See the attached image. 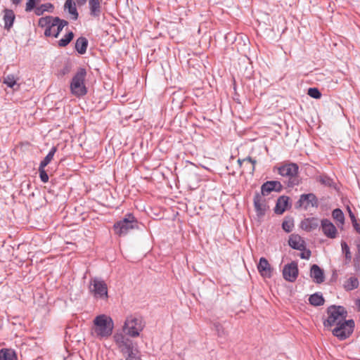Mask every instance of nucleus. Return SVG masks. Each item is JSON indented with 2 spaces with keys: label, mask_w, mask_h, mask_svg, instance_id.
<instances>
[{
  "label": "nucleus",
  "mask_w": 360,
  "mask_h": 360,
  "mask_svg": "<svg viewBox=\"0 0 360 360\" xmlns=\"http://www.w3.org/2000/svg\"><path fill=\"white\" fill-rule=\"evenodd\" d=\"M114 329V322L110 316L100 314L96 316L90 329V335L96 339H108Z\"/></svg>",
  "instance_id": "f257e3e1"
},
{
  "label": "nucleus",
  "mask_w": 360,
  "mask_h": 360,
  "mask_svg": "<svg viewBox=\"0 0 360 360\" xmlns=\"http://www.w3.org/2000/svg\"><path fill=\"white\" fill-rule=\"evenodd\" d=\"M68 25V22L58 17L46 16L39 18V26L46 27L44 34L46 37H58L63 27Z\"/></svg>",
  "instance_id": "f03ea898"
},
{
  "label": "nucleus",
  "mask_w": 360,
  "mask_h": 360,
  "mask_svg": "<svg viewBox=\"0 0 360 360\" xmlns=\"http://www.w3.org/2000/svg\"><path fill=\"white\" fill-rule=\"evenodd\" d=\"M144 327L145 323L141 316L131 314L127 316L122 326V331L124 335L131 338H136L139 336Z\"/></svg>",
  "instance_id": "7ed1b4c3"
},
{
  "label": "nucleus",
  "mask_w": 360,
  "mask_h": 360,
  "mask_svg": "<svg viewBox=\"0 0 360 360\" xmlns=\"http://www.w3.org/2000/svg\"><path fill=\"white\" fill-rule=\"evenodd\" d=\"M347 317V311L342 306L331 305L327 309V319L323 321V326L330 329L334 326L343 321Z\"/></svg>",
  "instance_id": "20e7f679"
},
{
  "label": "nucleus",
  "mask_w": 360,
  "mask_h": 360,
  "mask_svg": "<svg viewBox=\"0 0 360 360\" xmlns=\"http://www.w3.org/2000/svg\"><path fill=\"white\" fill-rule=\"evenodd\" d=\"M138 229V221L132 214H127L124 218L117 221L113 226L115 233L119 236H126L131 230Z\"/></svg>",
  "instance_id": "39448f33"
},
{
  "label": "nucleus",
  "mask_w": 360,
  "mask_h": 360,
  "mask_svg": "<svg viewBox=\"0 0 360 360\" xmlns=\"http://www.w3.org/2000/svg\"><path fill=\"white\" fill-rule=\"evenodd\" d=\"M86 75V70L82 68L77 72L72 79L70 91L77 97L84 96L87 92L84 84Z\"/></svg>",
  "instance_id": "423d86ee"
},
{
  "label": "nucleus",
  "mask_w": 360,
  "mask_h": 360,
  "mask_svg": "<svg viewBox=\"0 0 360 360\" xmlns=\"http://www.w3.org/2000/svg\"><path fill=\"white\" fill-rule=\"evenodd\" d=\"M355 324L352 319H345L340 323L334 326L330 330L332 334L340 340L348 338L354 331Z\"/></svg>",
  "instance_id": "0eeeda50"
},
{
  "label": "nucleus",
  "mask_w": 360,
  "mask_h": 360,
  "mask_svg": "<svg viewBox=\"0 0 360 360\" xmlns=\"http://www.w3.org/2000/svg\"><path fill=\"white\" fill-rule=\"evenodd\" d=\"M299 167L295 163H288L278 167V172L280 175L288 179V186L292 187L298 185L300 181L298 179Z\"/></svg>",
  "instance_id": "6e6552de"
},
{
  "label": "nucleus",
  "mask_w": 360,
  "mask_h": 360,
  "mask_svg": "<svg viewBox=\"0 0 360 360\" xmlns=\"http://www.w3.org/2000/svg\"><path fill=\"white\" fill-rule=\"evenodd\" d=\"M89 291L96 299H108V286L105 282L98 278L91 279Z\"/></svg>",
  "instance_id": "1a4fd4ad"
},
{
  "label": "nucleus",
  "mask_w": 360,
  "mask_h": 360,
  "mask_svg": "<svg viewBox=\"0 0 360 360\" xmlns=\"http://www.w3.org/2000/svg\"><path fill=\"white\" fill-rule=\"evenodd\" d=\"M126 335L123 333H116L113 335V340L118 350L123 355H126V352H128L134 347L132 341Z\"/></svg>",
  "instance_id": "9d476101"
},
{
  "label": "nucleus",
  "mask_w": 360,
  "mask_h": 360,
  "mask_svg": "<svg viewBox=\"0 0 360 360\" xmlns=\"http://www.w3.org/2000/svg\"><path fill=\"white\" fill-rule=\"evenodd\" d=\"M253 202L257 216L258 217H263L269 208L265 196L259 193H255Z\"/></svg>",
  "instance_id": "9b49d317"
},
{
  "label": "nucleus",
  "mask_w": 360,
  "mask_h": 360,
  "mask_svg": "<svg viewBox=\"0 0 360 360\" xmlns=\"http://www.w3.org/2000/svg\"><path fill=\"white\" fill-rule=\"evenodd\" d=\"M238 164L241 168V174H249L252 175L255 169L257 160L252 159L251 157H248L243 159H238Z\"/></svg>",
  "instance_id": "f8f14e48"
},
{
  "label": "nucleus",
  "mask_w": 360,
  "mask_h": 360,
  "mask_svg": "<svg viewBox=\"0 0 360 360\" xmlns=\"http://www.w3.org/2000/svg\"><path fill=\"white\" fill-rule=\"evenodd\" d=\"M298 276V268L297 263L292 262L285 265L283 269V276L285 280L289 282H294Z\"/></svg>",
  "instance_id": "ddd939ff"
},
{
  "label": "nucleus",
  "mask_w": 360,
  "mask_h": 360,
  "mask_svg": "<svg viewBox=\"0 0 360 360\" xmlns=\"http://www.w3.org/2000/svg\"><path fill=\"white\" fill-rule=\"evenodd\" d=\"M283 188L282 184L278 181H269L262 185L261 193L264 196L269 194L271 191L280 192Z\"/></svg>",
  "instance_id": "4468645a"
},
{
  "label": "nucleus",
  "mask_w": 360,
  "mask_h": 360,
  "mask_svg": "<svg viewBox=\"0 0 360 360\" xmlns=\"http://www.w3.org/2000/svg\"><path fill=\"white\" fill-rule=\"evenodd\" d=\"M322 231L326 236L330 238H335L337 236L338 231L333 224L328 219L321 221Z\"/></svg>",
  "instance_id": "2eb2a0df"
},
{
  "label": "nucleus",
  "mask_w": 360,
  "mask_h": 360,
  "mask_svg": "<svg viewBox=\"0 0 360 360\" xmlns=\"http://www.w3.org/2000/svg\"><path fill=\"white\" fill-rule=\"evenodd\" d=\"M257 269L262 276L266 278H270L271 276L272 269L266 258H260L257 265Z\"/></svg>",
  "instance_id": "dca6fc26"
},
{
  "label": "nucleus",
  "mask_w": 360,
  "mask_h": 360,
  "mask_svg": "<svg viewBox=\"0 0 360 360\" xmlns=\"http://www.w3.org/2000/svg\"><path fill=\"white\" fill-rule=\"evenodd\" d=\"M103 0H89V8L90 15L94 18H98L102 13Z\"/></svg>",
  "instance_id": "f3484780"
},
{
  "label": "nucleus",
  "mask_w": 360,
  "mask_h": 360,
  "mask_svg": "<svg viewBox=\"0 0 360 360\" xmlns=\"http://www.w3.org/2000/svg\"><path fill=\"white\" fill-rule=\"evenodd\" d=\"M289 245L295 250H302L304 248L305 241L297 234H292L288 240Z\"/></svg>",
  "instance_id": "a211bd4d"
},
{
  "label": "nucleus",
  "mask_w": 360,
  "mask_h": 360,
  "mask_svg": "<svg viewBox=\"0 0 360 360\" xmlns=\"http://www.w3.org/2000/svg\"><path fill=\"white\" fill-rule=\"evenodd\" d=\"M300 205L306 209L309 206H314L317 203L316 198L313 193L303 194L299 200Z\"/></svg>",
  "instance_id": "6ab92c4d"
},
{
  "label": "nucleus",
  "mask_w": 360,
  "mask_h": 360,
  "mask_svg": "<svg viewBox=\"0 0 360 360\" xmlns=\"http://www.w3.org/2000/svg\"><path fill=\"white\" fill-rule=\"evenodd\" d=\"M310 276L314 281L317 283H321L324 281L323 270L316 264H313L311 267Z\"/></svg>",
  "instance_id": "aec40b11"
},
{
  "label": "nucleus",
  "mask_w": 360,
  "mask_h": 360,
  "mask_svg": "<svg viewBox=\"0 0 360 360\" xmlns=\"http://www.w3.org/2000/svg\"><path fill=\"white\" fill-rule=\"evenodd\" d=\"M15 20V14L12 10L5 9L4 10V27L6 30H10V28L13 26V22Z\"/></svg>",
  "instance_id": "412c9836"
},
{
  "label": "nucleus",
  "mask_w": 360,
  "mask_h": 360,
  "mask_svg": "<svg viewBox=\"0 0 360 360\" xmlns=\"http://www.w3.org/2000/svg\"><path fill=\"white\" fill-rule=\"evenodd\" d=\"M288 205V198L286 196L280 197L275 207V212L282 214L285 212Z\"/></svg>",
  "instance_id": "4be33fe9"
},
{
  "label": "nucleus",
  "mask_w": 360,
  "mask_h": 360,
  "mask_svg": "<svg viewBox=\"0 0 360 360\" xmlns=\"http://www.w3.org/2000/svg\"><path fill=\"white\" fill-rule=\"evenodd\" d=\"M65 10H68V13L72 15L73 20L78 18V12L77 11L75 2L73 0H66L64 5Z\"/></svg>",
  "instance_id": "5701e85b"
},
{
  "label": "nucleus",
  "mask_w": 360,
  "mask_h": 360,
  "mask_svg": "<svg viewBox=\"0 0 360 360\" xmlns=\"http://www.w3.org/2000/svg\"><path fill=\"white\" fill-rule=\"evenodd\" d=\"M359 286V281L355 276H350L346 279L343 283V288L347 291H350L357 288Z\"/></svg>",
  "instance_id": "b1692460"
},
{
  "label": "nucleus",
  "mask_w": 360,
  "mask_h": 360,
  "mask_svg": "<svg viewBox=\"0 0 360 360\" xmlns=\"http://www.w3.org/2000/svg\"><path fill=\"white\" fill-rule=\"evenodd\" d=\"M0 360H18L15 352L11 349H1L0 350Z\"/></svg>",
  "instance_id": "393cba45"
},
{
  "label": "nucleus",
  "mask_w": 360,
  "mask_h": 360,
  "mask_svg": "<svg viewBox=\"0 0 360 360\" xmlns=\"http://www.w3.org/2000/svg\"><path fill=\"white\" fill-rule=\"evenodd\" d=\"M88 41L85 37H79L77 39L75 43V49L79 53H85L86 51Z\"/></svg>",
  "instance_id": "a878e982"
},
{
  "label": "nucleus",
  "mask_w": 360,
  "mask_h": 360,
  "mask_svg": "<svg viewBox=\"0 0 360 360\" xmlns=\"http://www.w3.org/2000/svg\"><path fill=\"white\" fill-rule=\"evenodd\" d=\"M124 356H125V360H141L139 351L134 347L128 352H126V355Z\"/></svg>",
  "instance_id": "bb28decb"
},
{
  "label": "nucleus",
  "mask_w": 360,
  "mask_h": 360,
  "mask_svg": "<svg viewBox=\"0 0 360 360\" xmlns=\"http://www.w3.org/2000/svg\"><path fill=\"white\" fill-rule=\"evenodd\" d=\"M341 248L342 254L345 255V264H348L352 260V253L350 252L349 247L348 246L346 242L342 241Z\"/></svg>",
  "instance_id": "cd10ccee"
},
{
  "label": "nucleus",
  "mask_w": 360,
  "mask_h": 360,
  "mask_svg": "<svg viewBox=\"0 0 360 360\" xmlns=\"http://www.w3.org/2000/svg\"><path fill=\"white\" fill-rule=\"evenodd\" d=\"M57 150V148L56 147H53L51 150L49 151V153H48V155L44 158V159L40 163V167H45L46 166H47L50 162L51 161L53 160V156L56 153Z\"/></svg>",
  "instance_id": "c85d7f7f"
},
{
  "label": "nucleus",
  "mask_w": 360,
  "mask_h": 360,
  "mask_svg": "<svg viewBox=\"0 0 360 360\" xmlns=\"http://www.w3.org/2000/svg\"><path fill=\"white\" fill-rule=\"evenodd\" d=\"M309 303L314 306H321L324 303V299L322 295L314 294L309 298Z\"/></svg>",
  "instance_id": "c756f323"
},
{
  "label": "nucleus",
  "mask_w": 360,
  "mask_h": 360,
  "mask_svg": "<svg viewBox=\"0 0 360 360\" xmlns=\"http://www.w3.org/2000/svg\"><path fill=\"white\" fill-rule=\"evenodd\" d=\"M356 245L357 251L355 255V258L354 259V265L355 269L358 270L360 268V238L356 241Z\"/></svg>",
  "instance_id": "7c9ffc66"
},
{
  "label": "nucleus",
  "mask_w": 360,
  "mask_h": 360,
  "mask_svg": "<svg viewBox=\"0 0 360 360\" xmlns=\"http://www.w3.org/2000/svg\"><path fill=\"white\" fill-rule=\"evenodd\" d=\"M73 37V32H70L63 38L58 41V46L60 47L66 46L72 40Z\"/></svg>",
  "instance_id": "2f4dec72"
},
{
  "label": "nucleus",
  "mask_w": 360,
  "mask_h": 360,
  "mask_svg": "<svg viewBox=\"0 0 360 360\" xmlns=\"http://www.w3.org/2000/svg\"><path fill=\"white\" fill-rule=\"evenodd\" d=\"M333 217L334 219H335L338 222H339L341 224H343L345 217L343 212L340 209H335L333 211Z\"/></svg>",
  "instance_id": "473e14b6"
},
{
  "label": "nucleus",
  "mask_w": 360,
  "mask_h": 360,
  "mask_svg": "<svg viewBox=\"0 0 360 360\" xmlns=\"http://www.w3.org/2000/svg\"><path fill=\"white\" fill-rule=\"evenodd\" d=\"M307 94L314 98H320L321 97V94L317 88H309Z\"/></svg>",
  "instance_id": "72a5a7b5"
},
{
  "label": "nucleus",
  "mask_w": 360,
  "mask_h": 360,
  "mask_svg": "<svg viewBox=\"0 0 360 360\" xmlns=\"http://www.w3.org/2000/svg\"><path fill=\"white\" fill-rule=\"evenodd\" d=\"M4 83L12 88L16 84V81L13 75H8L4 78Z\"/></svg>",
  "instance_id": "f704fd0d"
},
{
  "label": "nucleus",
  "mask_w": 360,
  "mask_h": 360,
  "mask_svg": "<svg viewBox=\"0 0 360 360\" xmlns=\"http://www.w3.org/2000/svg\"><path fill=\"white\" fill-rule=\"evenodd\" d=\"M39 176H40L41 181L44 183L48 182L49 176H48L47 173L46 172V171L44 170V167H41L39 166Z\"/></svg>",
  "instance_id": "c9c22d12"
},
{
  "label": "nucleus",
  "mask_w": 360,
  "mask_h": 360,
  "mask_svg": "<svg viewBox=\"0 0 360 360\" xmlns=\"http://www.w3.org/2000/svg\"><path fill=\"white\" fill-rule=\"evenodd\" d=\"M294 225L293 223L290 221H285L282 224V227L284 231L289 233L292 230Z\"/></svg>",
  "instance_id": "e433bc0d"
},
{
  "label": "nucleus",
  "mask_w": 360,
  "mask_h": 360,
  "mask_svg": "<svg viewBox=\"0 0 360 360\" xmlns=\"http://www.w3.org/2000/svg\"><path fill=\"white\" fill-rule=\"evenodd\" d=\"M301 252L300 254V257L302 259H309L311 256V251L309 250L306 249V247L304 246V248L302 250H300Z\"/></svg>",
  "instance_id": "4c0bfd02"
},
{
  "label": "nucleus",
  "mask_w": 360,
  "mask_h": 360,
  "mask_svg": "<svg viewBox=\"0 0 360 360\" xmlns=\"http://www.w3.org/2000/svg\"><path fill=\"white\" fill-rule=\"evenodd\" d=\"M39 1V0H27V2L26 4V11H32L36 4Z\"/></svg>",
  "instance_id": "58836bf2"
},
{
  "label": "nucleus",
  "mask_w": 360,
  "mask_h": 360,
  "mask_svg": "<svg viewBox=\"0 0 360 360\" xmlns=\"http://www.w3.org/2000/svg\"><path fill=\"white\" fill-rule=\"evenodd\" d=\"M347 210H348L349 214V217H350L352 222H354L356 221V218H355L354 213L352 212V210H350L349 207H348Z\"/></svg>",
  "instance_id": "ea45409f"
},
{
  "label": "nucleus",
  "mask_w": 360,
  "mask_h": 360,
  "mask_svg": "<svg viewBox=\"0 0 360 360\" xmlns=\"http://www.w3.org/2000/svg\"><path fill=\"white\" fill-rule=\"evenodd\" d=\"M77 3L79 6L84 5L86 2V0H76Z\"/></svg>",
  "instance_id": "a19ab883"
},
{
  "label": "nucleus",
  "mask_w": 360,
  "mask_h": 360,
  "mask_svg": "<svg viewBox=\"0 0 360 360\" xmlns=\"http://www.w3.org/2000/svg\"><path fill=\"white\" fill-rule=\"evenodd\" d=\"M21 1V0H12V2L15 4V5H18V4H20Z\"/></svg>",
  "instance_id": "79ce46f5"
},
{
  "label": "nucleus",
  "mask_w": 360,
  "mask_h": 360,
  "mask_svg": "<svg viewBox=\"0 0 360 360\" xmlns=\"http://www.w3.org/2000/svg\"><path fill=\"white\" fill-rule=\"evenodd\" d=\"M44 6H45L46 8H45V11H47V8H49V7L53 8V6L50 4L48 5H44Z\"/></svg>",
  "instance_id": "37998d69"
},
{
  "label": "nucleus",
  "mask_w": 360,
  "mask_h": 360,
  "mask_svg": "<svg viewBox=\"0 0 360 360\" xmlns=\"http://www.w3.org/2000/svg\"><path fill=\"white\" fill-rule=\"evenodd\" d=\"M44 6H45L46 8H45V11H47V8H49V7L53 8V6L50 4L48 5H44Z\"/></svg>",
  "instance_id": "c03bdc74"
},
{
  "label": "nucleus",
  "mask_w": 360,
  "mask_h": 360,
  "mask_svg": "<svg viewBox=\"0 0 360 360\" xmlns=\"http://www.w3.org/2000/svg\"><path fill=\"white\" fill-rule=\"evenodd\" d=\"M358 308L359 311H360V300L358 301Z\"/></svg>",
  "instance_id": "a18cd8bd"
},
{
  "label": "nucleus",
  "mask_w": 360,
  "mask_h": 360,
  "mask_svg": "<svg viewBox=\"0 0 360 360\" xmlns=\"http://www.w3.org/2000/svg\"><path fill=\"white\" fill-rule=\"evenodd\" d=\"M53 31H55V32H56V31H57V26H56V27H54V29H53V30H52V32H53Z\"/></svg>",
  "instance_id": "49530a36"
},
{
  "label": "nucleus",
  "mask_w": 360,
  "mask_h": 360,
  "mask_svg": "<svg viewBox=\"0 0 360 360\" xmlns=\"http://www.w3.org/2000/svg\"><path fill=\"white\" fill-rule=\"evenodd\" d=\"M310 222H311V221H310L309 219H307L305 222H304V224H306V223H310Z\"/></svg>",
  "instance_id": "de8ad7c7"
}]
</instances>
